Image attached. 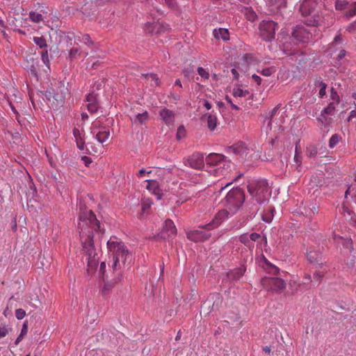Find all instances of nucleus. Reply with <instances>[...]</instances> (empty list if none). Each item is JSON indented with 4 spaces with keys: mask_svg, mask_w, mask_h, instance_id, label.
<instances>
[{
    "mask_svg": "<svg viewBox=\"0 0 356 356\" xmlns=\"http://www.w3.org/2000/svg\"><path fill=\"white\" fill-rule=\"evenodd\" d=\"M252 77L254 80V81H256L257 83V84L259 85L261 83V79L259 76H258L257 74H253L252 76Z\"/></svg>",
    "mask_w": 356,
    "mask_h": 356,
    "instance_id": "nucleus-63",
    "label": "nucleus"
},
{
    "mask_svg": "<svg viewBox=\"0 0 356 356\" xmlns=\"http://www.w3.org/2000/svg\"><path fill=\"white\" fill-rule=\"evenodd\" d=\"M277 29L278 24L275 22L264 19L259 23V33L264 40L270 42L275 38Z\"/></svg>",
    "mask_w": 356,
    "mask_h": 356,
    "instance_id": "nucleus-8",
    "label": "nucleus"
},
{
    "mask_svg": "<svg viewBox=\"0 0 356 356\" xmlns=\"http://www.w3.org/2000/svg\"><path fill=\"white\" fill-rule=\"evenodd\" d=\"M261 282L267 290L277 293H281L286 287L285 282L279 277H265Z\"/></svg>",
    "mask_w": 356,
    "mask_h": 356,
    "instance_id": "nucleus-10",
    "label": "nucleus"
},
{
    "mask_svg": "<svg viewBox=\"0 0 356 356\" xmlns=\"http://www.w3.org/2000/svg\"><path fill=\"white\" fill-rule=\"evenodd\" d=\"M307 257L311 263H318L321 259V254L318 251L309 249L307 250Z\"/></svg>",
    "mask_w": 356,
    "mask_h": 356,
    "instance_id": "nucleus-24",
    "label": "nucleus"
},
{
    "mask_svg": "<svg viewBox=\"0 0 356 356\" xmlns=\"http://www.w3.org/2000/svg\"><path fill=\"white\" fill-rule=\"evenodd\" d=\"M86 106H87L88 111L92 113L97 112L99 107L98 102L87 103Z\"/></svg>",
    "mask_w": 356,
    "mask_h": 356,
    "instance_id": "nucleus-42",
    "label": "nucleus"
},
{
    "mask_svg": "<svg viewBox=\"0 0 356 356\" xmlns=\"http://www.w3.org/2000/svg\"><path fill=\"white\" fill-rule=\"evenodd\" d=\"M239 241L244 244L251 252L254 249V243L250 241V237L248 234H243L239 236Z\"/></svg>",
    "mask_w": 356,
    "mask_h": 356,
    "instance_id": "nucleus-26",
    "label": "nucleus"
},
{
    "mask_svg": "<svg viewBox=\"0 0 356 356\" xmlns=\"http://www.w3.org/2000/svg\"><path fill=\"white\" fill-rule=\"evenodd\" d=\"M249 94L248 90H243L239 87L233 89V95L236 97H245Z\"/></svg>",
    "mask_w": 356,
    "mask_h": 356,
    "instance_id": "nucleus-33",
    "label": "nucleus"
},
{
    "mask_svg": "<svg viewBox=\"0 0 356 356\" xmlns=\"http://www.w3.org/2000/svg\"><path fill=\"white\" fill-rule=\"evenodd\" d=\"M33 42L41 49L46 48L47 47L46 40L44 37H33Z\"/></svg>",
    "mask_w": 356,
    "mask_h": 356,
    "instance_id": "nucleus-35",
    "label": "nucleus"
},
{
    "mask_svg": "<svg viewBox=\"0 0 356 356\" xmlns=\"http://www.w3.org/2000/svg\"><path fill=\"white\" fill-rule=\"evenodd\" d=\"M343 44V39L340 33H338L334 38L333 42L331 45L334 48L341 47Z\"/></svg>",
    "mask_w": 356,
    "mask_h": 356,
    "instance_id": "nucleus-29",
    "label": "nucleus"
},
{
    "mask_svg": "<svg viewBox=\"0 0 356 356\" xmlns=\"http://www.w3.org/2000/svg\"><path fill=\"white\" fill-rule=\"evenodd\" d=\"M251 58V56L250 54H244L243 56V60L244 62V64H245V70L247 69V65L248 64V62H249V59Z\"/></svg>",
    "mask_w": 356,
    "mask_h": 356,
    "instance_id": "nucleus-55",
    "label": "nucleus"
},
{
    "mask_svg": "<svg viewBox=\"0 0 356 356\" xmlns=\"http://www.w3.org/2000/svg\"><path fill=\"white\" fill-rule=\"evenodd\" d=\"M350 224L353 227H356V217H351Z\"/></svg>",
    "mask_w": 356,
    "mask_h": 356,
    "instance_id": "nucleus-64",
    "label": "nucleus"
},
{
    "mask_svg": "<svg viewBox=\"0 0 356 356\" xmlns=\"http://www.w3.org/2000/svg\"><path fill=\"white\" fill-rule=\"evenodd\" d=\"M153 204L152 201L149 199H145L142 202V210L143 212L147 211Z\"/></svg>",
    "mask_w": 356,
    "mask_h": 356,
    "instance_id": "nucleus-44",
    "label": "nucleus"
},
{
    "mask_svg": "<svg viewBox=\"0 0 356 356\" xmlns=\"http://www.w3.org/2000/svg\"><path fill=\"white\" fill-rule=\"evenodd\" d=\"M204 121H207V127L210 131H213L216 128L218 122V118L213 112L207 113L202 118Z\"/></svg>",
    "mask_w": 356,
    "mask_h": 356,
    "instance_id": "nucleus-17",
    "label": "nucleus"
},
{
    "mask_svg": "<svg viewBox=\"0 0 356 356\" xmlns=\"http://www.w3.org/2000/svg\"><path fill=\"white\" fill-rule=\"evenodd\" d=\"M341 137L338 134H334L332 136L329 140V147L334 148L340 141Z\"/></svg>",
    "mask_w": 356,
    "mask_h": 356,
    "instance_id": "nucleus-38",
    "label": "nucleus"
},
{
    "mask_svg": "<svg viewBox=\"0 0 356 356\" xmlns=\"http://www.w3.org/2000/svg\"><path fill=\"white\" fill-rule=\"evenodd\" d=\"M278 106H275V108H273L270 112H269V116H268V119H269V124L270 123V120L271 119L274 117V115L276 114L277 110H278Z\"/></svg>",
    "mask_w": 356,
    "mask_h": 356,
    "instance_id": "nucleus-52",
    "label": "nucleus"
},
{
    "mask_svg": "<svg viewBox=\"0 0 356 356\" xmlns=\"http://www.w3.org/2000/svg\"><path fill=\"white\" fill-rule=\"evenodd\" d=\"M76 142L78 148L80 149H83L85 144L84 140H76Z\"/></svg>",
    "mask_w": 356,
    "mask_h": 356,
    "instance_id": "nucleus-58",
    "label": "nucleus"
},
{
    "mask_svg": "<svg viewBox=\"0 0 356 356\" xmlns=\"http://www.w3.org/2000/svg\"><path fill=\"white\" fill-rule=\"evenodd\" d=\"M177 235V228L170 219H168L164 222V226L160 233V237L166 241L172 240Z\"/></svg>",
    "mask_w": 356,
    "mask_h": 356,
    "instance_id": "nucleus-13",
    "label": "nucleus"
},
{
    "mask_svg": "<svg viewBox=\"0 0 356 356\" xmlns=\"http://www.w3.org/2000/svg\"><path fill=\"white\" fill-rule=\"evenodd\" d=\"M87 103H95L97 102V95L95 92L89 93L86 97Z\"/></svg>",
    "mask_w": 356,
    "mask_h": 356,
    "instance_id": "nucleus-45",
    "label": "nucleus"
},
{
    "mask_svg": "<svg viewBox=\"0 0 356 356\" xmlns=\"http://www.w3.org/2000/svg\"><path fill=\"white\" fill-rule=\"evenodd\" d=\"M330 98L332 99V102H334V104H337L339 103V96L333 88L331 89Z\"/></svg>",
    "mask_w": 356,
    "mask_h": 356,
    "instance_id": "nucleus-43",
    "label": "nucleus"
},
{
    "mask_svg": "<svg viewBox=\"0 0 356 356\" xmlns=\"http://www.w3.org/2000/svg\"><path fill=\"white\" fill-rule=\"evenodd\" d=\"M29 18L35 23H39L42 21V15L40 13L36 12H30Z\"/></svg>",
    "mask_w": 356,
    "mask_h": 356,
    "instance_id": "nucleus-37",
    "label": "nucleus"
},
{
    "mask_svg": "<svg viewBox=\"0 0 356 356\" xmlns=\"http://www.w3.org/2000/svg\"><path fill=\"white\" fill-rule=\"evenodd\" d=\"M106 269V264L105 262H102L99 267V273L102 274L104 275V271Z\"/></svg>",
    "mask_w": 356,
    "mask_h": 356,
    "instance_id": "nucleus-61",
    "label": "nucleus"
},
{
    "mask_svg": "<svg viewBox=\"0 0 356 356\" xmlns=\"http://www.w3.org/2000/svg\"><path fill=\"white\" fill-rule=\"evenodd\" d=\"M322 87L319 90V95L320 97H323L325 95V90H326V85L325 83L321 84Z\"/></svg>",
    "mask_w": 356,
    "mask_h": 356,
    "instance_id": "nucleus-56",
    "label": "nucleus"
},
{
    "mask_svg": "<svg viewBox=\"0 0 356 356\" xmlns=\"http://www.w3.org/2000/svg\"><path fill=\"white\" fill-rule=\"evenodd\" d=\"M245 270H246L245 267L242 266L231 271L228 274V276H229V279L236 281V280H238L244 275Z\"/></svg>",
    "mask_w": 356,
    "mask_h": 356,
    "instance_id": "nucleus-23",
    "label": "nucleus"
},
{
    "mask_svg": "<svg viewBox=\"0 0 356 356\" xmlns=\"http://www.w3.org/2000/svg\"><path fill=\"white\" fill-rule=\"evenodd\" d=\"M143 76H144L147 79L151 80V81L153 82V83H151V86H159V77H158L157 74L150 73V74H143Z\"/></svg>",
    "mask_w": 356,
    "mask_h": 356,
    "instance_id": "nucleus-31",
    "label": "nucleus"
},
{
    "mask_svg": "<svg viewBox=\"0 0 356 356\" xmlns=\"http://www.w3.org/2000/svg\"><path fill=\"white\" fill-rule=\"evenodd\" d=\"M82 54V51L78 47H73L70 50L69 58L70 59H76Z\"/></svg>",
    "mask_w": 356,
    "mask_h": 356,
    "instance_id": "nucleus-36",
    "label": "nucleus"
},
{
    "mask_svg": "<svg viewBox=\"0 0 356 356\" xmlns=\"http://www.w3.org/2000/svg\"><path fill=\"white\" fill-rule=\"evenodd\" d=\"M245 200L243 191L238 188L229 191L224 200L223 205L232 213H236L242 206Z\"/></svg>",
    "mask_w": 356,
    "mask_h": 356,
    "instance_id": "nucleus-7",
    "label": "nucleus"
},
{
    "mask_svg": "<svg viewBox=\"0 0 356 356\" xmlns=\"http://www.w3.org/2000/svg\"><path fill=\"white\" fill-rule=\"evenodd\" d=\"M184 163L186 166L194 169H200L202 167L205 168L203 155L200 153H195L188 158L184 159Z\"/></svg>",
    "mask_w": 356,
    "mask_h": 356,
    "instance_id": "nucleus-15",
    "label": "nucleus"
},
{
    "mask_svg": "<svg viewBox=\"0 0 356 356\" xmlns=\"http://www.w3.org/2000/svg\"><path fill=\"white\" fill-rule=\"evenodd\" d=\"M145 181L147 182V185L146 186V188L152 193L155 195L158 199H161V194L160 192L159 183L155 180L152 179H146Z\"/></svg>",
    "mask_w": 356,
    "mask_h": 356,
    "instance_id": "nucleus-20",
    "label": "nucleus"
},
{
    "mask_svg": "<svg viewBox=\"0 0 356 356\" xmlns=\"http://www.w3.org/2000/svg\"><path fill=\"white\" fill-rule=\"evenodd\" d=\"M109 252L113 256V268L118 270L130 257L129 250L124 244L116 236H111L107 242Z\"/></svg>",
    "mask_w": 356,
    "mask_h": 356,
    "instance_id": "nucleus-3",
    "label": "nucleus"
},
{
    "mask_svg": "<svg viewBox=\"0 0 356 356\" xmlns=\"http://www.w3.org/2000/svg\"><path fill=\"white\" fill-rule=\"evenodd\" d=\"M119 281V279H115V280L107 282L104 284V287L102 288V293L106 294L108 293L114 285Z\"/></svg>",
    "mask_w": 356,
    "mask_h": 356,
    "instance_id": "nucleus-30",
    "label": "nucleus"
},
{
    "mask_svg": "<svg viewBox=\"0 0 356 356\" xmlns=\"http://www.w3.org/2000/svg\"><path fill=\"white\" fill-rule=\"evenodd\" d=\"M8 334V330L6 327H0V338L4 337Z\"/></svg>",
    "mask_w": 356,
    "mask_h": 356,
    "instance_id": "nucleus-57",
    "label": "nucleus"
},
{
    "mask_svg": "<svg viewBox=\"0 0 356 356\" xmlns=\"http://www.w3.org/2000/svg\"><path fill=\"white\" fill-rule=\"evenodd\" d=\"M205 170L214 176L225 175L232 163L224 155L216 153L209 154L206 159Z\"/></svg>",
    "mask_w": 356,
    "mask_h": 356,
    "instance_id": "nucleus-4",
    "label": "nucleus"
},
{
    "mask_svg": "<svg viewBox=\"0 0 356 356\" xmlns=\"http://www.w3.org/2000/svg\"><path fill=\"white\" fill-rule=\"evenodd\" d=\"M227 216L228 212L226 210L219 211L209 223L200 226L199 229L188 232V238L194 242H202L209 239L211 237L209 231L219 227Z\"/></svg>",
    "mask_w": 356,
    "mask_h": 356,
    "instance_id": "nucleus-2",
    "label": "nucleus"
},
{
    "mask_svg": "<svg viewBox=\"0 0 356 356\" xmlns=\"http://www.w3.org/2000/svg\"><path fill=\"white\" fill-rule=\"evenodd\" d=\"M300 5V12L303 16H311L310 19L307 20L309 26H317L321 22L322 17L316 12L318 3L316 0H301Z\"/></svg>",
    "mask_w": 356,
    "mask_h": 356,
    "instance_id": "nucleus-6",
    "label": "nucleus"
},
{
    "mask_svg": "<svg viewBox=\"0 0 356 356\" xmlns=\"http://www.w3.org/2000/svg\"><path fill=\"white\" fill-rule=\"evenodd\" d=\"M67 38L70 40H72V38H74L75 43H78V42H83L88 47H92L95 45L94 42L92 40L88 34L83 35L81 38L79 36H75L74 34L68 35Z\"/></svg>",
    "mask_w": 356,
    "mask_h": 356,
    "instance_id": "nucleus-19",
    "label": "nucleus"
},
{
    "mask_svg": "<svg viewBox=\"0 0 356 356\" xmlns=\"http://www.w3.org/2000/svg\"><path fill=\"white\" fill-rule=\"evenodd\" d=\"M264 270L269 274L277 275L279 272V269L270 264V262L265 261V266H264Z\"/></svg>",
    "mask_w": 356,
    "mask_h": 356,
    "instance_id": "nucleus-27",
    "label": "nucleus"
},
{
    "mask_svg": "<svg viewBox=\"0 0 356 356\" xmlns=\"http://www.w3.org/2000/svg\"><path fill=\"white\" fill-rule=\"evenodd\" d=\"M29 70L31 72L33 76H37V70L33 64L31 65Z\"/></svg>",
    "mask_w": 356,
    "mask_h": 356,
    "instance_id": "nucleus-59",
    "label": "nucleus"
},
{
    "mask_svg": "<svg viewBox=\"0 0 356 356\" xmlns=\"http://www.w3.org/2000/svg\"><path fill=\"white\" fill-rule=\"evenodd\" d=\"M26 333H27V326H26V324L24 323L22 326V328L21 330V332H20L19 335L17 337V338L16 339V340L15 341V344L17 345L22 340L25 334H26Z\"/></svg>",
    "mask_w": 356,
    "mask_h": 356,
    "instance_id": "nucleus-39",
    "label": "nucleus"
},
{
    "mask_svg": "<svg viewBox=\"0 0 356 356\" xmlns=\"http://www.w3.org/2000/svg\"><path fill=\"white\" fill-rule=\"evenodd\" d=\"M346 30L349 32H353L356 31V20L353 22V23L350 24L347 28Z\"/></svg>",
    "mask_w": 356,
    "mask_h": 356,
    "instance_id": "nucleus-53",
    "label": "nucleus"
},
{
    "mask_svg": "<svg viewBox=\"0 0 356 356\" xmlns=\"http://www.w3.org/2000/svg\"><path fill=\"white\" fill-rule=\"evenodd\" d=\"M151 171H146L145 169H140L138 171V177H143L145 174H149Z\"/></svg>",
    "mask_w": 356,
    "mask_h": 356,
    "instance_id": "nucleus-60",
    "label": "nucleus"
},
{
    "mask_svg": "<svg viewBox=\"0 0 356 356\" xmlns=\"http://www.w3.org/2000/svg\"><path fill=\"white\" fill-rule=\"evenodd\" d=\"M81 160L83 161V163L86 167H88L89 165L92 163L91 159L86 156H82Z\"/></svg>",
    "mask_w": 356,
    "mask_h": 356,
    "instance_id": "nucleus-54",
    "label": "nucleus"
},
{
    "mask_svg": "<svg viewBox=\"0 0 356 356\" xmlns=\"http://www.w3.org/2000/svg\"><path fill=\"white\" fill-rule=\"evenodd\" d=\"M335 8L338 10H346L348 17L356 15V0H336Z\"/></svg>",
    "mask_w": 356,
    "mask_h": 356,
    "instance_id": "nucleus-12",
    "label": "nucleus"
},
{
    "mask_svg": "<svg viewBox=\"0 0 356 356\" xmlns=\"http://www.w3.org/2000/svg\"><path fill=\"white\" fill-rule=\"evenodd\" d=\"M232 74H233L234 77L236 79H238L239 73H238V70L236 68L232 69Z\"/></svg>",
    "mask_w": 356,
    "mask_h": 356,
    "instance_id": "nucleus-62",
    "label": "nucleus"
},
{
    "mask_svg": "<svg viewBox=\"0 0 356 356\" xmlns=\"http://www.w3.org/2000/svg\"><path fill=\"white\" fill-rule=\"evenodd\" d=\"M78 229L82 251L88 264L87 272L92 274L97 268L99 260L93 238L95 233L100 231V224L95 213L84 205L80 206Z\"/></svg>",
    "mask_w": 356,
    "mask_h": 356,
    "instance_id": "nucleus-1",
    "label": "nucleus"
},
{
    "mask_svg": "<svg viewBox=\"0 0 356 356\" xmlns=\"http://www.w3.org/2000/svg\"><path fill=\"white\" fill-rule=\"evenodd\" d=\"M241 12L246 19L250 22H254L257 17V14L251 7H243Z\"/></svg>",
    "mask_w": 356,
    "mask_h": 356,
    "instance_id": "nucleus-25",
    "label": "nucleus"
},
{
    "mask_svg": "<svg viewBox=\"0 0 356 356\" xmlns=\"http://www.w3.org/2000/svg\"><path fill=\"white\" fill-rule=\"evenodd\" d=\"M276 72V68L274 66H270L269 67H266L262 69L261 70H258V72L261 74L265 76H270Z\"/></svg>",
    "mask_w": 356,
    "mask_h": 356,
    "instance_id": "nucleus-34",
    "label": "nucleus"
},
{
    "mask_svg": "<svg viewBox=\"0 0 356 356\" xmlns=\"http://www.w3.org/2000/svg\"><path fill=\"white\" fill-rule=\"evenodd\" d=\"M213 35L217 40L222 39L227 41L229 39V33L228 29L224 28L215 29L213 31Z\"/></svg>",
    "mask_w": 356,
    "mask_h": 356,
    "instance_id": "nucleus-21",
    "label": "nucleus"
},
{
    "mask_svg": "<svg viewBox=\"0 0 356 356\" xmlns=\"http://www.w3.org/2000/svg\"><path fill=\"white\" fill-rule=\"evenodd\" d=\"M248 191L257 203L262 204L266 202L271 195L268 184L264 179H253L249 181Z\"/></svg>",
    "mask_w": 356,
    "mask_h": 356,
    "instance_id": "nucleus-5",
    "label": "nucleus"
},
{
    "mask_svg": "<svg viewBox=\"0 0 356 356\" xmlns=\"http://www.w3.org/2000/svg\"><path fill=\"white\" fill-rule=\"evenodd\" d=\"M337 104H334V102H330L328 106L325 108L322 112V115H332L335 111Z\"/></svg>",
    "mask_w": 356,
    "mask_h": 356,
    "instance_id": "nucleus-32",
    "label": "nucleus"
},
{
    "mask_svg": "<svg viewBox=\"0 0 356 356\" xmlns=\"http://www.w3.org/2000/svg\"><path fill=\"white\" fill-rule=\"evenodd\" d=\"M103 119L97 118L91 124L90 134L97 140L104 143L110 136V131L104 125Z\"/></svg>",
    "mask_w": 356,
    "mask_h": 356,
    "instance_id": "nucleus-9",
    "label": "nucleus"
},
{
    "mask_svg": "<svg viewBox=\"0 0 356 356\" xmlns=\"http://www.w3.org/2000/svg\"><path fill=\"white\" fill-rule=\"evenodd\" d=\"M333 239L336 243H341L343 247L353 249V242L350 238H343L334 234L333 235Z\"/></svg>",
    "mask_w": 356,
    "mask_h": 356,
    "instance_id": "nucleus-22",
    "label": "nucleus"
},
{
    "mask_svg": "<svg viewBox=\"0 0 356 356\" xmlns=\"http://www.w3.org/2000/svg\"><path fill=\"white\" fill-rule=\"evenodd\" d=\"M306 154L309 157H314L317 154V149L313 145H309L307 147Z\"/></svg>",
    "mask_w": 356,
    "mask_h": 356,
    "instance_id": "nucleus-41",
    "label": "nucleus"
},
{
    "mask_svg": "<svg viewBox=\"0 0 356 356\" xmlns=\"http://www.w3.org/2000/svg\"><path fill=\"white\" fill-rule=\"evenodd\" d=\"M294 161L298 165H300L302 163V157L300 153L297 152V146L296 147L295 155H294Z\"/></svg>",
    "mask_w": 356,
    "mask_h": 356,
    "instance_id": "nucleus-50",
    "label": "nucleus"
},
{
    "mask_svg": "<svg viewBox=\"0 0 356 356\" xmlns=\"http://www.w3.org/2000/svg\"><path fill=\"white\" fill-rule=\"evenodd\" d=\"M26 316V312L22 309H17L15 310V316L18 320L23 319Z\"/></svg>",
    "mask_w": 356,
    "mask_h": 356,
    "instance_id": "nucleus-47",
    "label": "nucleus"
},
{
    "mask_svg": "<svg viewBox=\"0 0 356 356\" xmlns=\"http://www.w3.org/2000/svg\"><path fill=\"white\" fill-rule=\"evenodd\" d=\"M159 115L165 123L168 125L172 124L174 122L175 115L173 112L167 108H162L160 110Z\"/></svg>",
    "mask_w": 356,
    "mask_h": 356,
    "instance_id": "nucleus-18",
    "label": "nucleus"
},
{
    "mask_svg": "<svg viewBox=\"0 0 356 356\" xmlns=\"http://www.w3.org/2000/svg\"><path fill=\"white\" fill-rule=\"evenodd\" d=\"M197 72L202 79H208L209 78V72L202 67L197 68Z\"/></svg>",
    "mask_w": 356,
    "mask_h": 356,
    "instance_id": "nucleus-46",
    "label": "nucleus"
},
{
    "mask_svg": "<svg viewBox=\"0 0 356 356\" xmlns=\"http://www.w3.org/2000/svg\"><path fill=\"white\" fill-rule=\"evenodd\" d=\"M156 25L157 24H155V22H147L145 24V29L147 31L152 33L154 31V29Z\"/></svg>",
    "mask_w": 356,
    "mask_h": 356,
    "instance_id": "nucleus-49",
    "label": "nucleus"
},
{
    "mask_svg": "<svg viewBox=\"0 0 356 356\" xmlns=\"http://www.w3.org/2000/svg\"><path fill=\"white\" fill-rule=\"evenodd\" d=\"M250 235V241L253 242H257L258 243H261L262 241H264L265 243H267L266 237L264 236H261L260 234L253 232Z\"/></svg>",
    "mask_w": 356,
    "mask_h": 356,
    "instance_id": "nucleus-28",
    "label": "nucleus"
},
{
    "mask_svg": "<svg viewBox=\"0 0 356 356\" xmlns=\"http://www.w3.org/2000/svg\"><path fill=\"white\" fill-rule=\"evenodd\" d=\"M73 135L76 140H84V133L82 130L74 128L73 130Z\"/></svg>",
    "mask_w": 356,
    "mask_h": 356,
    "instance_id": "nucleus-40",
    "label": "nucleus"
},
{
    "mask_svg": "<svg viewBox=\"0 0 356 356\" xmlns=\"http://www.w3.org/2000/svg\"><path fill=\"white\" fill-rule=\"evenodd\" d=\"M67 94V89L63 84L59 83L58 86L54 88H51L46 92L45 96L49 100L53 99L57 102H62L65 98Z\"/></svg>",
    "mask_w": 356,
    "mask_h": 356,
    "instance_id": "nucleus-11",
    "label": "nucleus"
},
{
    "mask_svg": "<svg viewBox=\"0 0 356 356\" xmlns=\"http://www.w3.org/2000/svg\"><path fill=\"white\" fill-rule=\"evenodd\" d=\"M41 58L43 63L48 66L49 64V60L48 56V51L47 49L42 51Z\"/></svg>",
    "mask_w": 356,
    "mask_h": 356,
    "instance_id": "nucleus-48",
    "label": "nucleus"
},
{
    "mask_svg": "<svg viewBox=\"0 0 356 356\" xmlns=\"http://www.w3.org/2000/svg\"><path fill=\"white\" fill-rule=\"evenodd\" d=\"M312 36L310 31L300 25L296 26L292 32V37L300 42H309Z\"/></svg>",
    "mask_w": 356,
    "mask_h": 356,
    "instance_id": "nucleus-14",
    "label": "nucleus"
},
{
    "mask_svg": "<svg viewBox=\"0 0 356 356\" xmlns=\"http://www.w3.org/2000/svg\"><path fill=\"white\" fill-rule=\"evenodd\" d=\"M129 116L131 123L136 126L145 124L149 120V113L146 111L137 112L133 110Z\"/></svg>",
    "mask_w": 356,
    "mask_h": 356,
    "instance_id": "nucleus-16",
    "label": "nucleus"
},
{
    "mask_svg": "<svg viewBox=\"0 0 356 356\" xmlns=\"http://www.w3.org/2000/svg\"><path fill=\"white\" fill-rule=\"evenodd\" d=\"M185 133H186V131H185L184 127L183 126H180L177 129V138L181 139L182 137H184L185 136Z\"/></svg>",
    "mask_w": 356,
    "mask_h": 356,
    "instance_id": "nucleus-51",
    "label": "nucleus"
}]
</instances>
